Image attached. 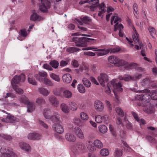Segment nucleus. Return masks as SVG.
I'll return each mask as SVG.
<instances>
[{"label": "nucleus", "instance_id": "obj_1", "mask_svg": "<svg viewBox=\"0 0 157 157\" xmlns=\"http://www.w3.org/2000/svg\"><path fill=\"white\" fill-rule=\"evenodd\" d=\"M151 98L154 100H157V91H154L152 92L151 96L145 93L144 94L137 95L136 97L135 98L136 100L141 101V102H137V104L139 106H144L145 105L143 104V102L145 101L147 103H148ZM156 105L157 107V103Z\"/></svg>", "mask_w": 157, "mask_h": 157}, {"label": "nucleus", "instance_id": "obj_2", "mask_svg": "<svg viewBox=\"0 0 157 157\" xmlns=\"http://www.w3.org/2000/svg\"><path fill=\"white\" fill-rule=\"evenodd\" d=\"M111 84L113 87L114 90L113 91L115 96V97L114 99V101L117 104L120 103V101L117 98V95L116 91H121L122 88H121L122 85L121 82H119L117 83H115V80L113 79L111 81Z\"/></svg>", "mask_w": 157, "mask_h": 157}, {"label": "nucleus", "instance_id": "obj_3", "mask_svg": "<svg viewBox=\"0 0 157 157\" xmlns=\"http://www.w3.org/2000/svg\"><path fill=\"white\" fill-rule=\"evenodd\" d=\"M40 1L41 5L39 6V9L40 11L44 13H47L48 10L49 9L51 6V3L54 0H38Z\"/></svg>", "mask_w": 157, "mask_h": 157}, {"label": "nucleus", "instance_id": "obj_4", "mask_svg": "<svg viewBox=\"0 0 157 157\" xmlns=\"http://www.w3.org/2000/svg\"><path fill=\"white\" fill-rule=\"evenodd\" d=\"M108 60L109 62L114 64L116 67L122 66L126 63L125 61L123 59H120L118 57L114 56H110L108 58Z\"/></svg>", "mask_w": 157, "mask_h": 157}, {"label": "nucleus", "instance_id": "obj_5", "mask_svg": "<svg viewBox=\"0 0 157 157\" xmlns=\"http://www.w3.org/2000/svg\"><path fill=\"white\" fill-rule=\"evenodd\" d=\"M2 155L6 157H17V155L13 152L12 148L7 147H2L0 149Z\"/></svg>", "mask_w": 157, "mask_h": 157}, {"label": "nucleus", "instance_id": "obj_6", "mask_svg": "<svg viewBox=\"0 0 157 157\" xmlns=\"http://www.w3.org/2000/svg\"><path fill=\"white\" fill-rule=\"evenodd\" d=\"M71 41L74 42L76 46L78 47L85 46L87 44L86 37H73Z\"/></svg>", "mask_w": 157, "mask_h": 157}, {"label": "nucleus", "instance_id": "obj_7", "mask_svg": "<svg viewBox=\"0 0 157 157\" xmlns=\"http://www.w3.org/2000/svg\"><path fill=\"white\" fill-rule=\"evenodd\" d=\"M2 112L8 115L5 118L1 119V121L5 123H14L16 121H18V119L16 117L7 113L5 111L3 110Z\"/></svg>", "mask_w": 157, "mask_h": 157}, {"label": "nucleus", "instance_id": "obj_8", "mask_svg": "<svg viewBox=\"0 0 157 157\" xmlns=\"http://www.w3.org/2000/svg\"><path fill=\"white\" fill-rule=\"evenodd\" d=\"M141 85L146 87H149L150 86H155L157 88V84L154 82L150 78H146L144 79L141 82Z\"/></svg>", "mask_w": 157, "mask_h": 157}, {"label": "nucleus", "instance_id": "obj_9", "mask_svg": "<svg viewBox=\"0 0 157 157\" xmlns=\"http://www.w3.org/2000/svg\"><path fill=\"white\" fill-rule=\"evenodd\" d=\"M25 79V76L23 74L19 76L15 75L11 80V85L12 86H17L16 84H18L20 81L24 82Z\"/></svg>", "mask_w": 157, "mask_h": 157}, {"label": "nucleus", "instance_id": "obj_10", "mask_svg": "<svg viewBox=\"0 0 157 157\" xmlns=\"http://www.w3.org/2000/svg\"><path fill=\"white\" fill-rule=\"evenodd\" d=\"M85 147L82 143H77L75 147L72 150V151L75 154L82 152L85 149Z\"/></svg>", "mask_w": 157, "mask_h": 157}, {"label": "nucleus", "instance_id": "obj_11", "mask_svg": "<svg viewBox=\"0 0 157 157\" xmlns=\"http://www.w3.org/2000/svg\"><path fill=\"white\" fill-rule=\"evenodd\" d=\"M98 79L100 84L103 86H105V83L107 82L109 80L107 75L104 73H101L100 76L98 77Z\"/></svg>", "mask_w": 157, "mask_h": 157}, {"label": "nucleus", "instance_id": "obj_12", "mask_svg": "<svg viewBox=\"0 0 157 157\" xmlns=\"http://www.w3.org/2000/svg\"><path fill=\"white\" fill-rule=\"evenodd\" d=\"M94 105L95 110L98 112H102L104 109V105L100 101L96 100L94 102Z\"/></svg>", "mask_w": 157, "mask_h": 157}, {"label": "nucleus", "instance_id": "obj_13", "mask_svg": "<svg viewBox=\"0 0 157 157\" xmlns=\"http://www.w3.org/2000/svg\"><path fill=\"white\" fill-rule=\"evenodd\" d=\"M53 122H59L60 119V115L57 112L53 111V114H52L50 119Z\"/></svg>", "mask_w": 157, "mask_h": 157}, {"label": "nucleus", "instance_id": "obj_14", "mask_svg": "<svg viewBox=\"0 0 157 157\" xmlns=\"http://www.w3.org/2000/svg\"><path fill=\"white\" fill-rule=\"evenodd\" d=\"M113 21H114V23L116 24L114 25V31H116L117 29V25L118 24L119 22L121 21V19L117 16H114L112 17L111 20V25L113 24Z\"/></svg>", "mask_w": 157, "mask_h": 157}, {"label": "nucleus", "instance_id": "obj_15", "mask_svg": "<svg viewBox=\"0 0 157 157\" xmlns=\"http://www.w3.org/2000/svg\"><path fill=\"white\" fill-rule=\"evenodd\" d=\"M73 132L77 136L81 139L84 138V135L82 130L78 127H75L73 129Z\"/></svg>", "mask_w": 157, "mask_h": 157}, {"label": "nucleus", "instance_id": "obj_16", "mask_svg": "<svg viewBox=\"0 0 157 157\" xmlns=\"http://www.w3.org/2000/svg\"><path fill=\"white\" fill-rule=\"evenodd\" d=\"M65 138L67 141L69 142H74L76 140L75 136L72 133L69 132L65 134Z\"/></svg>", "mask_w": 157, "mask_h": 157}, {"label": "nucleus", "instance_id": "obj_17", "mask_svg": "<svg viewBox=\"0 0 157 157\" xmlns=\"http://www.w3.org/2000/svg\"><path fill=\"white\" fill-rule=\"evenodd\" d=\"M53 128L55 131L58 133L61 134L64 132L63 127L59 124H54L53 126Z\"/></svg>", "mask_w": 157, "mask_h": 157}, {"label": "nucleus", "instance_id": "obj_18", "mask_svg": "<svg viewBox=\"0 0 157 157\" xmlns=\"http://www.w3.org/2000/svg\"><path fill=\"white\" fill-rule=\"evenodd\" d=\"M20 147L24 151L27 152H29L31 151V148L29 145L24 142H21L19 144Z\"/></svg>", "mask_w": 157, "mask_h": 157}, {"label": "nucleus", "instance_id": "obj_19", "mask_svg": "<svg viewBox=\"0 0 157 157\" xmlns=\"http://www.w3.org/2000/svg\"><path fill=\"white\" fill-rule=\"evenodd\" d=\"M41 138V136L36 133H30L27 136V138L30 140H38L40 139Z\"/></svg>", "mask_w": 157, "mask_h": 157}, {"label": "nucleus", "instance_id": "obj_20", "mask_svg": "<svg viewBox=\"0 0 157 157\" xmlns=\"http://www.w3.org/2000/svg\"><path fill=\"white\" fill-rule=\"evenodd\" d=\"M49 101L52 104V106L57 107L59 105V103L57 100L54 96H52L49 97Z\"/></svg>", "mask_w": 157, "mask_h": 157}, {"label": "nucleus", "instance_id": "obj_21", "mask_svg": "<svg viewBox=\"0 0 157 157\" xmlns=\"http://www.w3.org/2000/svg\"><path fill=\"white\" fill-rule=\"evenodd\" d=\"M30 19L32 21H34L36 20L40 21L44 19L42 17L35 13H33L31 15Z\"/></svg>", "mask_w": 157, "mask_h": 157}, {"label": "nucleus", "instance_id": "obj_22", "mask_svg": "<svg viewBox=\"0 0 157 157\" xmlns=\"http://www.w3.org/2000/svg\"><path fill=\"white\" fill-rule=\"evenodd\" d=\"M63 81L67 83H70L72 80L71 75L69 74H66L62 76Z\"/></svg>", "mask_w": 157, "mask_h": 157}, {"label": "nucleus", "instance_id": "obj_23", "mask_svg": "<svg viewBox=\"0 0 157 157\" xmlns=\"http://www.w3.org/2000/svg\"><path fill=\"white\" fill-rule=\"evenodd\" d=\"M131 113L136 121L140 123V125H144L145 124V122L144 120L142 119H140L138 117V115L136 113L134 112H132Z\"/></svg>", "mask_w": 157, "mask_h": 157}, {"label": "nucleus", "instance_id": "obj_24", "mask_svg": "<svg viewBox=\"0 0 157 157\" xmlns=\"http://www.w3.org/2000/svg\"><path fill=\"white\" fill-rule=\"evenodd\" d=\"M43 115L46 119H49L52 116V111L48 108H45L43 111Z\"/></svg>", "mask_w": 157, "mask_h": 157}, {"label": "nucleus", "instance_id": "obj_25", "mask_svg": "<svg viewBox=\"0 0 157 157\" xmlns=\"http://www.w3.org/2000/svg\"><path fill=\"white\" fill-rule=\"evenodd\" d=\"M95 51H99L97 53V56H102L108 53L110 51V49H108L105 50V49H96Z\"/></svg>", "mask_w": 157, "mask_h": 157}, {"label": "nucleus", "instance_id": "obj_26", "mask_svg": "<svg viewBox=\"0 0 157 157\" xmlns=\"http://www.w3.org/2000/svg\"><path fill=\"white\" fill-rule=\"evenodd\" d=\"M92 142L90 141H88L87 142V147L90 151L91 152H93L95 150V147L92 144Z\"/></svg>", "mask_w": 157, "mask_h": 157}, {"label": "nucleus", "instance_id": "obj_27", "mask_svg": "<svg viewBox=\"0 0 157 157\" xmlns=\"http://www.w3.org/2000/svg\"><path fill=\"white\" fill-rule=\"evenodd\" d=\"M126 63L122 66H124V67L125 69L129 70L132 69V68H134L137 65L136 63H132L130 64H128L127 62L125 61Z\"/></svg>", "mask_w": 157, "mask_h": 157}, {"label": "nucleus", "instance_id": "obj_28", "mask_svg": "<svg viewBox=\"0 0 157 157\" xmlns=\"http://www.w3.org/2000/svg\"><path fill=\"white\" fill-rule=\"evenodd\" d=\"M27 105V112L31 113L35 109V105L34 103L30 102L29 101L28 104H26Z\"/></svg>", "mask_w": 157, "mask_h": 157}, {"label": "nucleus", "instance_id": "obj_29", "mask_svg": "<svg viewBox=\"0 0 157 157\" xmlns=\"http://www.w3.org/2000/svg\"><path fill=\"white\" fill-rule=\"evenodd\" d=\"M60 108L65 113L69 112V109L67 105L65 103H62L60 105Z\"/></svg>", "mask_w": 157, "mask_h": 157}, {"label": "nucleus", "instance_id": "obj_30", "mask_svg": "<svg viewBox=\"0 0 157 157\" xmlns=\"http://www.w3.org/2000/svg\"><path fill=\"white\" fill-rule=\"evenodd\" d=\"M28 81L29 83L33 85H36L37 82L34 78L33 75H29L28 78Z\"/></svg>", "mask_w": 157, "mask_h": 157}, {"label": "nucleus", "instance_id": "obj_31", "mask_svg": "<svg viewBox=\"0 0 157 157\" xmlns=\"http://www.w3.org/2000/svg\"><path fill=\"white\" fill-rule=\"evenodd\" d=\"M154 110V107L151 105H147L143 108L144 111L148 113L153 112Z\"/></svg>", "mask_w": 157, "mask_h": 157}, {"label": "nucleus", "instance_id": "obj_32", "mask_svg": "<svg viewBox=\"0 0 157 157\" xmlns=\"http://www.w3.org/2000/svg\"><path fill=\"white\" fill-rule=\"evenodd\" d=\"M132 76L128 75H125L123 76H120L119 77V78L121 80H124L127 81H128L130 80H132Z\"/></svg>", "mask_w": 157, "mask_h": 157}, {"label": "nucleus", "instance_id": "obj_33", "mask_svg": "<svg viewBox=\"0 0 157 157\" xmlns=\"http://www.w3.org/2000/svg\"><path fill=\"white\" fill-rule=\"evenodd\" d=\"M69 108L72 111H76L78 108L77 105L74 102H70L69 104Z\"/></svg>", "mask_w": 157, "mask_h": 157}, {"label": "nucleus", "instance_id": "obj_34", "mask_svg": "<svg viewBox=\"0 0 157 157\" xmlns=\"http://www.w3.org/2000/svg\"><path fill=\"white\" fill-rule=\"evenodd\" d=\"M20 102L25 105L29 103V101L28 98L24 95H22L19 98Z\"/></svg>", "mask_w": 157, "mask_h": 157}, {"label": "nucleus", "instance_id": "obj_35", "mask_svg": "<svg viewBox=\"0 0 157 157\" xmlns=\"http://www.w3.org/2000/svg\"><path fill=\"white\" fill-rule=\"evenodd\" d=\"M63 96L66 98H69L72 96V93L70 91L66 90L63 91Z\"/></svg>", "mask_w": 157, "mask_h": 157}, {"label": "nucleus", "instance_id": "obj_36", "mask_svg": "<svg viewBox=\"0 0 157 157\" xmlns=\"http://www.w3.org/2000/svg\"><path fill=\"white\" fill-rule=\"evenodd\" d=\"M39 91L42 95L47 96L50 93V92L44 88H40L39 89Z\"/></svg>", "mask_w": 157, "mask_h": 157}, {"label": "nucleus", "instance_id": "obj_37", "mask_svg": "<svg viewBox=\"0 0 157 157\" xmlns=\"http://www.w3.org/2000/svg\"><path fill=\"white\" fill-rule=\"evenodd\" d=\"M44 83L46 85L48 86H52L54 85L50 79L47 78H44Z\"/></svg>", "mask_w": 157, "mask_h": 157}, {"label": "nucleus", "instance_id": "obj_38", "mask_svg": "<svg viewBox=\"0 0 157 157\" xmlns=\"http://www.w3.org/2000/svg\"><path fill=\"white\" fill-rule=\"evenodd\" d=\"M94 145L95 147L98 148H101L103 147L102 143L98 140H97L94 141Z\"/></svg>", "mask_w": 157, "mask_h": 157}, {"label": "nucleus", "instance_id": "obj_39", "mask_svg": "<svg viewBox=\"0 0 157 157\" xmlns=\"http://www.w3.org/2000/svg\"><path fill=\"white\" fill-rule=\"evenodd\" d=\"M98 128L100 132L101 133H104L107 131V128L104 125H100Z\"/></svg>", "mask_w": 157, "mask_h": 157}, {"label": "nucleus", "instance_id": "obj_40", "mask_svg": "<svg viewBox=\"0 0 157 157\" xmlns=\"http://www.w3.org/2000/svg\"><path fill=\"white\" fill-rule=\"evenodd\" d=\"M133 30L135 32L136 34H134L132 35V38L134 42L136 43L139 41V34L137 33L136 30L134 27H133Z\"/></svg>", "mask_w": 157, "mask_h": 157}, {"label": "nucleus", "instance_id": "obj_41", "mask_svg": "<svg viewBox=\"0 0 157 157\" xmlns=\"http://www.w3.org/2000/svg\"><path fill=\"white\" fill-rule=\"evenodd\" d=\"M81 19L82 22L85 24H88L91 21V19L87 16H85L82 18H81Z\"/></svg>", "mask_w": 157, "mask_h": 157}, {"label": "nucleus", "instance_id": "obj_42", "mask_svg": "<svg viewBox=\"0 0 157 157\" xmlns=\"http://www.w3.org/2000/svg\"><path fill=\"white\" fill-rule=\"evenodd\" d=\"M50 77L55 81L59 82L60 81L59 76L54 73H51L50 75Z\"/></svg>", "mask_w": 157, "mask_h": 157}, {"label": "nucleus", "instance_id": "obj_43", "mask_svg": "<svg viewBox=\"0 0 157 157\" xmlns=\"http://www.w3.org/2000/svg\"><path fill=\"white\" fill-rule=\"evenodd\" d=\"M82 82L86 87H89L90 86L91 82L90 81L86 78H83Z\"/></svg>", "mask_w": 157, "mask_h": 157}, {"label": "nucleus", "instance_id": "obj_44", "mask_svg": "<svg viewBox=\"0 0 157 157\" xmlns=\"http://www.w3.org/2000/svg\"><path fill=\"white\" fill-rule=\"evenodd\" d=\"M53 94L56 96H61L63 92L60 89H55L53 90Z\"/></svg>", "mask_w": 157, "mask_h": 157}, {"label": "nucleus", "instance_id": "obj_45", "mask_svg": "<svg viewBox=\"0 0 157 157\" xmlns=\"http://www.w3.org/2000/svg\"><path fill=\"white\" fill-rule=\"evenodd\" d=\"M49 64L52 67L55 68H57L59 65L58 62L55 60L51 61Z\"/></svg>", "mask_w": 157, "mask_h": 157}, {"label": "nucleus", "instance_id": "obj_46", "mask_svg": "<svg viewBox=\"0 0 157 157\" xmlns=\"http://www.w3.org/2000/svg\"><path fill=\"white\" fill-rule=\"evenodd\" d=\"M80 50V49L74 47H71L67 48V51L70 53H72L74 52L78 51V50Z\"/></svg>", "mask_w": 157, "mask_h": 157}, {"label": "nucleus", "instance_id": "obj_47", "mask_svg": "<svg viewBox=\"0 0 157 157\" xmlns=\"http://www.w3.org/2000/svg\"><path fill=\"white\" fill-rule=\"evenodd\" d=\"M122 155V151L118 148H116L115 150V157H121Z\"/></svg>", "mask_w": 157, "mask_h": 157}, {"label": "nucleus", "instance_id": "obj_48", "mask_svg": "<svg viewBox=\"0 0 157 157\" xmlns=\"http://www.w3.org/2000/svg\"><path fill=\"white\" fill-rule=\"evenodd\" d=\"M74 122L75 124L80 126L83 124V122L79 118H75L74 120Z\"/></svg>", "mask_w": 157, "mask_h": 157}, {"label": "nucleus", "instance_id": "obj_49", "mask_svg": "<svg viewBox=\"0 0 157 157\" xmlns=\"http://www.w3.org/2000/svg\"><path fill=\"white\" fill-rule=\"evenodd\" d=\"M78 89L79 92L83 93L85 92V89L82 84H80L78 86Z\"/></svg>", "mask_w": 157, "mask_h": 157}, {"label": "nucleus", "instance_id": "obj_50", "mask_svg": "<svg viewBox=\"0 0 157 157\" xmlns=\"http://www.w3.org/2000/svg\"><path fill=\"white\" fill-rule=\"evenodd\" d=\"M148 30L151 36L153 38H154V35L156 34V31L155 29L153 27H149Z\"/></svg>", "mask_w": 157, "mask_h": 157}, {"label": "nucleus", "instance_id": "obj_51", "mask_svg": "<svg viewBox=\"0 0 157 157\" xmlns=\"http://www.w3.org/2000/svg\"><path fill=\"white\" fill-rule=\"evenodd\" d=\"M12 87L16 92L18 94H21L23 93V90L21 89H19L17 86H13Z\"/></svg>", "mask_w": 157, "mask_h": 157}, {"label": "nucleus", "instance_id": "obj_52", "mask_svg": "<svg viewBox=\"0 0 157 157\" xmlns=\"http://www.w3.org/2000/svg\"><path fill=\"white\" fill-rule=\"evenodd\" d=\"M81 118L83 120H87L89 118V117L86 113L84 112H81L80 114Z\"/></svg>", "mask_w": 157, "mask_h": 157}, {"label": "nucleus", "instance_id": "obj_53", "mask_svg": "<svg viewBox=\"0 0 157 157\" xmlns=\"http://www.w3.org/2000/svg\"><path fill=\"white\" fill-rule=\"evenodd\" d=\"M92 2V5L90 6V8H95L97 6V4L99 2V0H90Z\"/></svg>", "mask_w": 157, "mask_h": 157}, {"label": "nucleus", "instance_id": "obj_54", "mask_svg": "<svg viewBox=\"0 0 157 157\" xmlns=\"http://www.w3.org/2000/svg\"><path fill=\"white\" fill-rule=\"evenodd\" d=\"M116 111L119 115L123 117L124 115V113L122 109L119 107L116 108Z\"/></svg>", "mask_w": 157, "mask_h": 157}, {"label": "nucleus", "instance_id": "obj_55", "mask_svg": "<svg viewBox=\"0 0 157 157\" xmlns=\"http://www.w3.org/2000/svg\"><path fill=\"white\" fill-rule=\"evenodd\" d=\"M101 155L103 156H106L109 155V152L108 150L106 149H103L100 151Z\"/></svg>", "mask_w": 157, "mask_h": 157}, {"label": "nucleus", "instance_id": "obj_56", "mask_svg": "<svg viewBox=\"0 0 157 157\" xmlns=\"http://www.w3.org/2000/svg\"><path fill=\"white\" fill-rule=\"evenodd\" d=\"M147 139L150 143L152 144L157 143V141L151 136H148L147 137Z\"/></svg>", "mask_w": 157, "mask_h": 157}, {"label": "nucleus", "instance_id": "obj_57", "mask_svg": "<svg viewBox=\"0 0 157 157\" xmlns=\"http://www.w3.org/2000/svg\"><path fill=\"white\" fill-rule=\"evenodd\" d=\"M36 102L38 105H42L45 104V101L43 98H40L36 99Z\"/></svg>", "mask_w": 157, "mask_h": 157}, {"label": "nucleus", "instance_id": "obj_58", "mask_svg": "<svg viewBox=\"0 0 157 157\" xmlns=\"http://www.w3.org/2000/svg\"><path fill=\"white\" fill-rule=\"evenodd\" d=\"M95 120L97 123H101L102 121V116L100 115H97L95 116Z\"/></svg>", "mask_w": 157, "mask_h": 157}, {"label": "nucleus", "instance_id": "obj_59", "mask_svg": "<svg viewBox=\"0 0 157 157\" xmlns=\"http://www.w3.org/2000/svg\"><path fill=\"white\" fill-rule=\"evenodd\" d=\"M142 75L141 74H136L134 76H132V80L135 81L136 80H138L142 77Z\"/></svg>", "mask_w": 157, "mask_h": 157}, {"label": "nucleus", "instance_id": "obj_60", "mask_svg": "<svg viewBox=\"0 0 157 157\" xmlns=\"http://www.w3.org/2000/svg\"><path fill=\"white\" fill-rule=\"evenodd\" d=\"M1 136H2L4 139L9 141L11 140L12 139V138L11 136L7 134H3Z\"/></svg>", "mask_w": 157, "mask_h": 157}, {"label": "nucleus", "instance_id": "obj_61", "mask_svg": "<svg viewBox=\"0 0 157 157\" xmlns=\"http://www.w3.org/2000/svg\"><path fill=\"white\" fill-rule=\"evenodd\" d=\"M19 34L21 36L25 37L27 35V33L25 29H23L21 30Z\"/></svg>", "mask_w": 157, "mask_h": 157}, {"label": "nucleus", "instance_id": "obj_62", "mask_svg": "<svg viewBox=\"0 0 157 157\" xmlns=\"http://www.w3.org/2000/svg\"><path fill=\"white\" fill-rule=\"evenodd\" d=\"M71 64L75 68L78 67L79 66L78 61L75 59L72 60Z\"/></svg>", "mask_w": 157, "mask_h": 157}, {"label": "nucleus", "instance_id": "obj_63", "mask_svg": "<svg viewBox=\"0 0 157 157\" xmlns=\"http://www.w3.org/2000/svg\"><path fill=\"white\" fill-rule=\"evenodd\" d=\"M133 7L134 10V14L136 17H137V16H136V15L137 14V5L136 3H135L133 4Z\"/></svg>", "mask_w": 157, "mask_h": 157}, {"label": "nucleus", "instance_id": "obj_64", "mask_svg": "<svg viewBox=\"0 0 157 157\" xmlns=\"http://www.w3.org/2000/svg\"><path fill=\"white\" fill-rule=\"evenodd\" d=\"M43 67L44 68L49 71H51L53 70V69L51 66L47 63L44 64L43 65Z\"/></svg>", "mask_w": 157, "mask_h": 157}]
</instances>
